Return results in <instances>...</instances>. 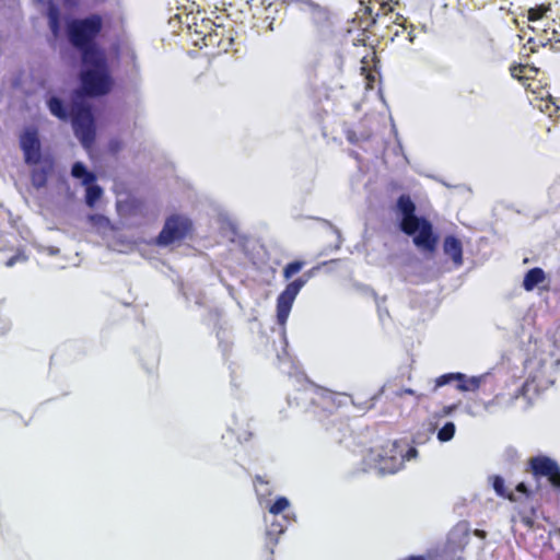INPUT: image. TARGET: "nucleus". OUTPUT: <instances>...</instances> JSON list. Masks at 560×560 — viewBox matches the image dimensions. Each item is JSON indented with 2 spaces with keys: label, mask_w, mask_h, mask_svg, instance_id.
I'll return each mask as SVG.
<instances>
[{
  "label": "nucleus",
  "mask_w": 560,
  "mask_h": 560,
  "mask_svg": "<svg viewBox=\"0 0 560 560\" xmlns=\"http://www.w3.org/2000/svg\"><path fill=\"white\" fill-rule=\"evenodd\" d=\"M104 28L100 13L82 18H66L65 34L69 44L80 54L79 74L81 97L97 98L107 95L114 85L104 48L97 39Z\"/></svg>",
  "instance_id": "obj_1"
},
{
  "label": "nucleus",
  "mask_w": 560,
  "mask_h": 560,
  "mask_svg": "<svg viewBox=\"0 0 560 560\" xmlns=\"http://www.w3.org/2000/svg\"><path fill=\"white\" fill-rule=\"evenodd\" d=\"M416 210V203L410 196L400 195L394 209L398 228L412 238L418 249L433 253L438 246L439 235L434 232L433 224L425 217L417 215Z\"/></svg>",
  "instance_id": "obj_2"
},
{
  "label": "nucleus",
  "mask_w": 560,
  "mask_h": 560,
  "mask_svg": "<svg viewBox=\"0 0 560 560\" xmlns=\"http://www.w3.org/2000/svg\"><path fill=\"white\" fill-rule=\"evenodd\" d=\"M311 277V271L296 278L287 284L285 289L277 298V323L281 326L280 345L281 349L277 351V359L280 370L289 376H295L298 381L304 378V374L299 371V368L288 351L289 342L285 332V324L289 318L293 302L306 284Z\"/></svg>",
  "instance_id": "obj_3"
},
{
  "label": "nucleus",
  "mask_w": 560,
  "mask_h": 560,
  "mask_svg": "<svg viewBox=\"0 0 560 560\" xmlns=\"http://www.w3.org/2000/svg\"><path fill=\"white\" fill-rule=\"evenodd\" d=\"M20 149L24 163L34 166L31 171V183L36 189L46 187L49 176L55 170V159L50 153H43L38 129L25 127L19 136Z\"/></svg>",
  "instance_id": "obj_4"
},
{
  "label": "nucleus",
  "mask_w": 560,
  "mask_h": 560,
  "mask_svg": "<svg viewBox=\"0 0 560 560\" xmlns=\"http://www.w3.org/2000/svg\"><path fill=\"white\" fill-rule=\"evenodd\" d=\"M418 456L416 447L410 446L407 441L399 440L388 442L380 448H372L365 460L370 468L380 475L395 474L404 467L406 460Z\"/></svg>",
  "instance_id": "obj_5"
},
{
  "label": "nucleus",
  "mask_w": 560,
  "mask_h": 560,
  "mask_svg": "<svg viewBox=\"0 0 560 560\" xmlns=\"http://www.w3.org/2000/svg\"><path fill=\"white\" fill-rule=\"evenodd\" d=\"M301 399L311 402L314 407L313 413L317 416L320 422H324L325 419H329L328 423H324L326 430L331 431V435L337 442H341L346 436L348 425L335 415L337 404L334 394L327 389H315L310 386L301 393Z\"/></svg>",
  "instance_id": "obj_6"
},
{
  "label": "nucleus",
  "mask_w": 560,
  "mask_h": 560,
  "mask_svg": "<svg viewBox=\"0 0 560 560\" xmlns=\"http://www.w3.org/2000/svg\"><path fill=\"white\" fill-rule=\"evenodd\" d=\"M560 364V324L553 330H549L546 337L535 342V350L532 357L525 361V369L529 371L535 380L540 372L552 370Z\"/></svg>",
  "instance_id": "obj_7"
},
{
  "label": "nucleus",
  "mask_w": 560,
  "mask_h": 560,
  "mask_svg": "<svg viewBox=\"0 0 560 560\" xmlns=\"http://www.w3.org/2000/svg\"><path fill=\"white\" fill-rule=\"evenodd\" d=\"M73 116L70 121L73 133L83 148H90L96 138V125L92 105L81 97L80 92L72 93Z\"/></svg>",
  "instance_id": "obj_8"
},
{
  "label": "nucleus",
  "mask_w": 560,
  "mask_h": 560,
  "mask_svg": "<svg viewBox=\"0 0 560 560\" xmlns=\"http://www.w3.org/2000/svg\"><path fill=\"white\" fill-rule=\"evenodd\" d=\"M468 541V525L458 523L450 532L445 545L436 550L433 560H463V553Z\"/></svg>",
  "instance_id": "obj_9"
},
{
  "label": "nucleus",
  "mask_w": 560,
  "mask_h": 560,
  "mask_svg": "<svg viewBox=\"0 0 560 560\" xmlns=\"http://www.w3.org/2000/svg\"><path fill=\"white\" fill-rule=\"evenodd\" d=\"M192 228L189 218L183 214H172L166 218L164 225L155 238V244L160 247L170 246L176 242L183 241Z\"/></svg>",
  "instance_id": "obj_10"
},
{
  "label": "nucleus",
  "mask_w": 560,
  "mask_h": 560,
  "mask_svg": "<svg viewBox=\"0 0 560 560\" xmlns=\"http://www.w3.org/2000/svg\"><path fill=\"white\" fill-rule=\"evenodd\" d=\"M296 11L306 14L314 30L324 34L332 27V13L326 5L314 0H295Z\"/></svg>",
  "instance_id": "obj_11"
},
{
  "label": "nucleus",
  "mask_w": 560,
  "mask_h": 560,
  "mask_svg": "<svg viewBox=\"0 0 560 560\" xmlns=\"http://www.w3.org/2000/svg\"><path fill=\"white\" fill-rule=\"evenodd\" d=\"M489 378H491L490 373H485L478 376H467L460 372L445 373L435 380L434 390L455 382L456 389L460 392H476L482 385H486Z\"/></svg>",
  "instance_id": "obj_12"
},
{
  "label": "nucleus",
  "mask_w": 560,
  "mask_h": 560,
  "mask_svg": "<svg viewBox=\"0 0 560 560\" xmlns=\"http://www.w3.org/2000/svg\"><path fill=\"white\" fill-rule=\"evenodd\" d=\"M529 468L535 478L546 477L555 489L560 490V466L555 459L546 455L535 456L529 460Z\"/></svg>",
  "instance_id": "obj_13"
},
{
  "label": "nucleus",
  "mask_w": 560,
  "mask_h": 560,
  "mask_svg": "<svg viewBox=\"0 0 560 560\" xmlns=\"http://www.w3.org/2000/svg\"><path fill=\"white\" fill-rule=\"evenodd\" d=\"M347 140L359 145L363 151L369 152L376 158L383 153L385 147L384 142L374 133L365 130L348 129L346 131Z\"/></svg>",
  "instance_id": "obj_14"
},
{
  "label": "nucleus",
  "mask_w": 560,
  "mask_h": 560,
  "mask_svg": "<svg viewBox=\"0 0 560 560\" xmlns=\"http://www.w3.org/2000/svg\"><path fill=\"white\" fill-rule=\"evenodd\" d=\"M49 113L61 121H68L73 116L72 102L68 104L63 98L55 94H48L45 98Z\"/></svg>",
  "instance_id": "obj_15"
},
{
  "label": "nucleus",
  "mask_w": 560,
  "mask_h": 560,
  "mask_svg": "<svg viewBox=\"0 0 560 560\" xmlns=\"http://www.w3.org/2000/svg\"><path fill=\"white\" fill-rule=\"evenodd\" d=\"M443 253L447 256L457 269L463 266V244L455 235H446L443 240Z\"/></svg>",
  "instance_id": "obj_16"
},
{
  "label": "nucleus",
  "mask_w": 560,
  "mask_h": 560,
  "mask_svg": "<svg viewBox=\"0 0 560 560\" xmlns=\"http://www.w3.org/2000/svg\"><path fill=\"white\" fill-rule=\"evenodd\" d=\"M345 55L341 49L335 48L327 54L323 59L324 67L327 68L330 75L336 77L341 74L343 69Z\"/></svg>",
  "instance_id": "obj_17"
},
{
  "label": "nucleus",
  "mask_w": 560,
  "mask_h": 560,
  "mask_svg": "<svg viewBox=\"0 0 560 560\" xmlns=\"http://www.w3.org/2000/svg\"><path fill=\"white\" fill-rule=\"evenodd\" d=\"M46 16L52 36L59 37L61 33V13L59 5L54 0L47 2Z\"/></svg>",
  "instance_id": "obj_18"
},
{
  "label": "nucleus",
  "mask_w": 560,
  "mask_h": 560,
  "mask_svg": "<svg viewBox=\"0 0 560 560\" xmlns=\"http://www.w3.org/2000/svg\"><path fill=\"white\" fill-rule=\"evenodd\" d=\"M287 529V525L280 521L272 522L266 530L265 545L269 549L270 553H273V548L279 541L280 535Z\"/></svg>",
  "instance_id": "obj_19"
},
{
  "label": "nucleus",
  "mask_w": 560,
  "mask_h": 560,
  "mask_svg": "<svg viewBox=\"0 0 560 560\" xmlns=\"http://www.w3.org/2000/svg\"><path fill=\"white\" fill-rule=\"evenodd\" d=\"M546 279V273L540 267H534L527 270L523 279V288L530 292Z\"/></svg>",
  "instance_id": "obj_20"
},
{
  "label": "nucleus",
  "mask_w": 560,
  "mask_h": 560,
  "mask_svg": "<svg viewBox=\"0 0 560 560\" xmlns=\"http://www.w3.org/2000/svg\"><path fill=\"white\" fill-rule=\"evenodd\" d=\"M72 177L80 179L82 185H90L96 182V175L82 162H74L71 166Z\"/></svg>",
  "instance_id": "obj_21"
},
{
  "label": "nucleus",
  "mask_w": 560,
  "mask_h": 560,
  "mask_svg": "<svg viewBox=\"0 0 560 560\" xmlns=\"http://www.w3.org/2000/svg\"><path fill=\"white\" fill-rule=\"evenodd\" d=\"M457 408V405L444 406L441 410L432 413L431 420L429 422L428 430L430 432H434L438 427L441 424L443 418L451 416Z\"/></svg>",
  "instance_id": "obj_22"
},
{
  "label": "nucleus",
  "mask_w": 560,
  "mask_h": 560,
  "mask_svg": "<svg viewBox=\"0 0 560 560\" xmlns=\"http://www.w3.org/2000/svg\"><path fill=\"white\" fill-rule=\"evenodd\" d=\"M102 196H103V188L100 185H97L95 183L85 185L84 201L89 208L95 207L96 202L102 198Z\"/></svg>",
  "instance_id": "obj_23"
},
{
  "label": "nucleus",
  "mask_w": 560,
  "mask_h": 560,
  "mask_svg": "<svg viewBox=\"0 0 560 560\" xmlns=\"http://www.w3.org/2000/svg\"><path fill=\"white\" fill-rule=\"evenodd\" d=\"M436 431V439L441 443L450 442L456 432V425L453 421H445L441 422V424L438 427Z\"/></svg>",
  "instance_id": "obj_24"
},
{
  "label": "nucleus",
  "mask_w": 560,
  "mask_h": 560,
  "mask_svg": "<svg viewBox=\"0 0 560 560\" xmlns=\"http://www.w3.org/2000/svg\"><path fill=\"white\" fill-rule=\"evenodd\" d=\"M180 292L187 302H194L198 307L203 305V294L200 291H196L190 287L182 285Z\"/></svg>",
  "instance_id": "obj_25"
},
{
  "label": "nucleus",
  "mask_w": 560,
  "mask_h": 560,
  "mask_svg": "<svg viewBox=\"0 0 560 560\" xmlns=\"http://www.w3.org/2000/svg\"><path fill=\"white\" fill-rule=\"evenodd\" d=\"M254 485H255V490H256V493L258 497H264V495H268L271 493V490L269 488V482L266 479H264L262 476L257 475L255 477Z\"/></svg>",
  "instance_id": "obj_26"
},
{
  "label": "nucleus",
  "mask_w": 560,
  "mask_h": 560,
  "mask_svg": "<svg viewBox=\"0 0 560 560\" xmlns=\"http://www.w3.org/2000/svg\"><path fill=\"white\" fill-rule=\"evenodd\" d=\"M491 485H492L493 490L495 491V493L499 497H502V498L509 497L506 489H505L504 479L501 476H499V475L492 476Z\"/></svg>",
  "instance_id": "obj_27"
},
{
  "label": "nucleus",
  "mask_w": 560,
  "mask_h": 560,
  "mask_svg": "<svg viewBox=\"0 0 560 560\" xmlns=\"http://www.w3.org/2000/svg\"><path fill=\"white\" fill-rule=\"evenodd\" d=\"M289 505H290V502L285 497H279L269 506V512L277 516L280 513H282Z\"/></svg>",
  "instance_id": "obj_28"
},
{
  "label": "nucleus",
  "mask_w": 560,
  "mask_h": 560,
  "mask_svg": "<svg viewBox=\"0 0 560 560\" xmlns=\"http://www.w3.org/2000/svg\"><path fill=\"white\" fill-rule=\"evenodd\" d=\"M303 267V262L299 260L291 261L287 264L283 269V277L285 279L292 278L295 273H298Z\"/></svg>",
  "instance_id": "obj_29"
},
{
  "label": "nucleus",
  "mask_w": 560,
  "mask_h": 560,
  "mask_svg": "<svg viewBox=\"0 0 560 560\" xmlns=\"http://www.w3.org/2000/svg\"><path fill=\"white\" fill-rule=\"evenodd\" d=\"M549 9H550L549 7H545L544 4L536 5L535 8H530L528 10V20L536 21V20L541 19L545 15L546 11Z\"/></svg>",
  "instance_id": "obj_30"
},
{
  "label": "nucleus",
  "mask_w": 560,
  "mask_h": 560,
  "mask_svg": "<svg viewBox=\"0 0 560 560\" xmlns=\"http://www.w3.org/2000/svg\"><path fill=\"white\" fill-rule=\"evenodd\" d=\"M121 149V141L119 139H110L108 141V150L110 153L115 154L119 152Z\"/></svg>",
  "instance_id": "obj_31"
},
{
  "label": "nucleus",
  "mask_w": 560,
  "mask_h": 560,
  "mask_svg": "<svg viewBox=\"0 0 560 560\" xmlns=\"http://www.w3.org/2000/svg\"><path fill=\"white\" fill-rule=\"evenodd\" d=\"M458 2L463 7H468V2H471L474 8L480 9L485 5L486 0H458Z\"/></svg>",
  "instance_id": "obj_32"
},
{
  "label": "nucleus",
  "mask_w": 560,
  "mask_h": 560,
  "mask_svg": "<svg viewBox=\"0 0 560 560\" xmlns=\"http://www.w3.org/2000/svg\"><path fill=\"white\" fill-rule=\"evenodd\" d=\"M62 4L67 9H75L80 4V0H61Z\"/></svg>",
  "instance_id": "obj_33"
},
{
  "label": "nucleus",
  "mask_w": 560,
  "mask_h": 560,
  "mask_svg": "<svg viewBox=\"0 0 560 560\" xmlns=\"http://www.w3.org/2000/svg\"><path fill=\"white\" fill-rule=\"evenodd\" d=\"M334 232L336 234V237H337V243L334 247V250H338L341 246V243H342V237H341V233L338 229H334Z\"/></svg>",
  "instance_id": "obj_34"
},
{
  "label": "nucleus",
  "mask_w": 560,
  "mask_h": 560,
  "mask_svg": "<svg viewBox=\"0 0 560 560\" xmlns=\"http://www.w3.org/2000/svg\"><path fill=\"white\" fill-rule=\"evenodd\" d=\"M392 394H394L396 396H401L402 394L413 395L415 392L411 388H405V389L393 390Z\"/></svg>",
  "instance_id": "obj_35"
},
{
  "label": "nucleus",
  "mask_w": 560,
  "mask_h": 560,
  "mask_svg": "<svg viewBox=\"0 0 560 560\" xmlns=\"http://www.w3.org/2000/svg\"><path fill=\"white\" fill-rule=\"evenodd\" d=\"M47 252L50 256H54V255H57L59 253V248L58 247H54V246H50L47 248Z\"/></svg>",
  "instance_id": "obj_36"
},
{
  "label": "nucleus",
  "mask_w": 560,
  "mask_h": 560,
  "mask_svg": "<svg viewBox=\"0 0 560 560\" xmlns=\"http://www.w3.org/2000/svg\"><path fill=\"white\" fill-rule=\"evenodd\" d=\"M281 3H285L288 5H292L296 10L295 0H279Z\"/></svg>",
  "instance_id": "obj_37"
},
{
  "label": "nucleus",
  "mask_w": 560,
  "mask_h": 560,
  "mask_svg": "<svg viewBox=\"0 0 560 560\" xmlns=\"http://www.w3.org/2000/svg\"><path fill=\"white\" fill-rule=\"evenodd\" d=\"M91 221H101V220H106V218L104 215H100V214H93L90 217Z\"/></svg>",
  "instance_id": "obj_38"
},
{
  "label": "nucleus",
  "mask_w": 560,
  "mask_h": 560,
  "mask_svg": "<svg viewBox=\"0 0 560 560\" xmlns=\"http://www.w3.org/2000/svg\"><path fill=\"white\" fill-rule=\"evenodd\" d=\"M377 308H378V315H380L381 319H383L384 314L388 315V312L386 310H382L380 304H377Z\"/></svg>",
  "instance_id": "obj_39"
},
{
  "label": "nucleus",
  "mask_w": 560,
  "mask_h": 560,
  "mask_svg": "<svg viewBox=\"0 0 560 560\" xmlns=\"http://www.w3.org/2000/svg\"><path fill=\"white\" fill-rule=\"evenodd\" d=\"M404 560H425V558L423 556H409Z\"/></svg>",
  "instance_id": "obj_40"
},
{
  "label": "nucleus",
  "mask_w": 560,
  "mask_h": 560,
  "mask_svg": "<svg viewBox=\"0 0 560 560\" xmlns=\"http://www.w3.org/2000/svg\"><path fill=\"white\" fill-rule=\"evenodd\" d=\"M16 259H18V257H16V256L11 257V258L7 261V266H8V267L13 266V265L15 264Z\"/></svg>",
  "instance_id": "obj_41"
},
{
  "label": "nucleus",
  "mask_w": 560,
  "mask_h": 560,
  "mask_svg": "<svg viewBox=\"0 0 560 560\" xmlns=\"http://www.w3.org/2000/svg\"><path fill=\"white\" fill-rule=\"evenodd\" d=\"M465 411L470 416H476V412L472 410L470 406H466Z\"/></svg>",
  "instance_id": "obj_42"
},
{
  "label": "nucleus",
  "mask_w": 560,
  "mask_h": 560,
  "mask_svg": "<svg viewBox=\"0 0 560 560\" xmlns=\"http://www.w3.org/2000/svg\"><path fill=\"white\" fill-rule=\"evenodd\" d=\"M350 155H351L352 158H354L355 160H358V161L360 160L359 153H358V152H355V151H351V152H350Z\"/></svg>",
  "instance_id": "obj_43"
},
{
  "label": "nucleus",
  "mask_w": 560,
  "mask_h": 560,
  "mask_svg": "<svg viewBox=\"0 0 560 560\" xmlns=\"http://www.w3.org/2000/svg\"><path fill=\"white\" fill-rule=\"evenodd\" d=\"M408 39H409V42H410V43H412V42H413V39H415V35L412 34V31H410V32L408 33Z\"/></svg>",
  "instance_id": "obj_44"
},
{
  "label": "nucleus",
  "mask_w": 560,
  "mask_h": 560,
  "mask_svg": "<svg viewBox=\"0 0 560 560\" xmlns=\"http://www.w3.org/2000/svg\"><path fill=\"white\" fill-rule=\"evenodd\" d=\"M282 521H283L285 524H288V523L290 522V515H289V514L283 515V516H282Z\"/></svg>",
  "instance_id": "obj_45"
},
{
  "label": "nucleus",
  "mask_w": 560,
  "mask_h": 560,
  "mask_svg": "<svg viewBox=\"0 0 560 560\" xmlns=\"http://www.w3.org/2000/svg\"><path fill=\"white\" fill-rule=\"evenodd\" d=\"M475 534L479 537H483L485 536V532L483 530H479V529H476L475 530Z\"/></svg>",
  "instance_id": "obj_46"
},
{
  "label": "nucleus",
  "mask_w": 560,
  "mask_h": 560,
  "mask_svg": "<svg viewBox=\"0 0 560 560\" xmlns=\"http://www.w3.org/2000/svg\"><path fill=\"white\" fill-rule=\"evenodd\" d=\"M94 2V4H103L105 3L107 0H92Z\"/></svg>",
  "instance_id": "obj_47"
},
{
  "label": "nucleus",
  "mask_w": 560,
  "mask_h": 560,
  "mask_svg": "<svg viewBox=\"0 0 560 560\" xmlns=\"http://www.w3.org/2000/svg\"><path fill=\"white\" fill-rule=\"evenodd\" d=\"M524 487H525V486H524V483H520V485L517 486V490H518V491H522V489H523Z\"/></svg>",
  "instance_id": "obj_48"
},
{
  "label": "nucleus",
  "mask_w": 560,
  "mask_h": 560,
  "mask_svg": "<svg viewBox=\"0 0 560 560\" xmlns=\"http://www.w3.org/2000/svg\"><path fill=\"white\" fill-rule=\"evenodd\" d=\"M387 390H388V389H387L386 387H383V388L381 389V393H382V394H384V393H386Z\"/></svg>",
  "instance_id": "obj_49"
},
{
  "label": "nucleus",
  "mask_w": 560,
  "mask_h": 560,
  "mask_svg": "<svg viewBox=\"0 0 560 560\" xmlns=\"http://www.w3.org/2000/svg\"><path fill=\"white\" fill-rule=\"evenodd\" d=\"M373 405H374V402H373V401H371V402L369 404L368 408H372V407H373Z\"/></svg>",
  "instance_id": "obj_50"
},
{
  "label": "nucleus",
  "mask_w": 560,
  "mask_h": 560,
  "mask_svg": "<svg viewBox=\"0 0 560 560\" xmlns=\"http://www.w3.org/2000/svg\"><path fill=\"white\" fill-rule=\"evenodd\" d=\"M288 402H289V405H291V404H292V402H291V397H290V396L288 397Z\"/></svg>",
  "instance_id": "obj_51"
}]
</instances>
